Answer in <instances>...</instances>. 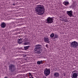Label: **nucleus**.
Returning a JSON list of instances; mask_svg holds the SVG:
<instances>
[{
	"mask_svg": "<svg viewBox=\"0 0 78 78\" xmlns=\"http://www.w3.org/2000/svg\"><path fill=\"white\" fill-rule=\"evenodd\" d=\"M30 42H26L24 43V45H30Z\"/></svg>",
	"mask_w": 78,
	"mask_h": 78,
	"instance_id": "nucleus-15",
	"label": "nucleus"
},
{
	"mask_svg": "<svg viewBox=\"0 0 78 78\" xmlns=\"http://www.w3.org/2000/svg\"><path fill=\"white\" fill-rule=\"evenodd\" d=\"M45 69L44 71V73L46 76L49 75L50 73V69H48L47 68H46Z\"/></svg>",
	"mask_w": 78,
	"mask_h": 78,
	"instance_id": "nucleus-5",
	"label": "nucleus"
},
{
	"mask_svg": "<svg viewBox=\"0 0 78 78\" xmlns=\"http://www.w3.org/2000/svg\"><path fill=\"white\" fill-rule=\"evenodd\" d=\"M40 62H41V64H43L44 63V62H43V61H42V60L41 61H40Z\"/></svg>",
	"mask_w": 78,
	"mask_h": 78,
	"instance_id": "nucleus-21",
	"label": "nucleus"
},
{
	"mask_svg": "<svg viewBox=\"0 0 78 78\" xmlns=\"http://www.w3.org/2000/svg\"><path fill=\"white\" fill-rule=\"evenodd\" d=\"M53 76L55 78L59 77V73H54Z\"/></svg>",
	"mask_w": 78,
	"mask_h": 78,
	"instance_id": "nucleus-10",
	"label": "nucleus"
},
{
	"mask_svg": "<svg viewBox=\"0 0 78 78\" xmlns=\"http://www.w3.org/2000/svg\"><path fill=\"white\" fill-rule=\"evenodd\" d=\"M13 5H14H14H15V4L14 3L13 4Z\"/></svg>",
	"mask_w": 78,
	"mask_h": 78,
	"instance_id": "nucleus-31",
	"label": "nucleus"
},
{
	"mask_svg": "<svg viewBox=\"0 0 78 78\" xmlns=\"http://www.w3.org/2000/svg\"><path fill=\"white\" fill-rule=\"evenodd\" d=\"M4 78H8V77H5Z\"/></svg>",
	"mask_w": 78,
	"mask_h": 78,
	"instance_id": "nucleus-32",
	"label": "nucleus"
},
{
	"mask_svg": "<svg viewBox=\"0 0 78 78\" xmlns=\"http://www.w3.org/2000/svg\"><path fill=\"white\" fill-rule=\"evenodd\" d=\"M9 70L10 73H12L13 74L15 70L16 69V66L13 64H10L9 66Z\"/></svg>",
	"mask_w": 78,
	"mask_h": 78,
	"instance_id": "nucleus-3",
	"label": "nucleus"
},
{
	"mask_svg": "<svg viewBox=\"0 0 78 78\" xmlns=\"http://www.w3.org/2000/svg\"><path fill=\"white\" fill-rule=\"evenodd\" d=\"M18 44H20V39H19V40H18Z\"/></svg>",
	"mask_w": 78,
	"mask_h": 78,
	"instance_id": "nucleus-20",
	"label": "nucleus"
},
{
	"mask_svg": "<svg viewBox=\"0 0 78 78\" xmlns=\"http://www.w3.org/2000/svg\"><path fill=\"white\" fill-rule=\"evenodd\" d=\"M36 47V46H34V47Z\"/></svg>",
	"mask_w": 78,
	"mask_h": 78,
	"instance_id": "nucleus-33",
	"label": "nucleus"
},
{
	"mask_svg": "<svg viewBox=\"0 0 78 78\" xmlns=\"http://www.w3.org/2000/svg\"><path fill=\"white\" fill-rule=\"evenodd\" d=\"M73 72H76V73H77V71L76 70H74V71H73Z\"/></svg>",
	"mask_w": 78,
	"mask_h": 78,
	"instance_id": "nucleus-22",
	"label": "nucleus"
},
{
	"mask_svg": "<svg viewBox=\"0 0 78 78\" xmlns=\"http://www.w3.org/2000/svg\"><path fill=\"white\" fill-rule=\"evenodd\" d=\"M23 42V41H21L20 42V44H22Z\"/></svg>",
	"mask_w": 78,
	"mask_h": 78,
	"instance_id": "nucleus-27",
	"label": "nucleus"
},
{
	"mask_svg": "<svg viewBox=\"0 0 78 78\" xmlns=\"http://www.w3.org/2000/svg\"><path fill=\"white\" fill-rule=\"evenodd\" d=\"M58 38V35L57 34H55L54 37L53 38L54 39H55Z\"/></svg>",
	"mask_w": 78,
	"mask_h": 78,
	"instance_id": "nucleus-14",
	"label": "nucleus"
},
{
	"mask_svg": "<svg viewBox=\"0 0 78 78\" xmlns=\"http://www.w3.org/2000/svg\"><path fill=\"white\" fill-rule=\"evenodd\" d=\"M31 73H29V76H31Z\"/></svg>",
	"mask_w": 78,
	"mask_h": 78,
	"instance_id": "nucleus-23",
	"label": "nucleus"
},
{
	"mask_svg": "<svg viewBox=\"0 0 78 78\" xmlns=\"http://www.w3.org/2000/svg\"><path fill=\"white\" fill-rule=\"evenodd\" d=\"M24 41H26L25 42H26V41H28V38H25Z\"/></svg>",
	"mask_w": 78,
	"mask_h": 78,
	"instance_id": "nucleus-19",
	"label": "nucleus"
},
{
	"mask_svg": "<svg viewBox=\"0 0 78 78\" xmlns=\"http://www.w3.org/2000/svg\"><path fill=\"white\" fill-rule=\"evenodd\" d=\"M42 48V47L41 46V44L36 45L34 49L35 53H37V54H40V53H41L42 51H41V50L42 49H41Z\"/></svg>",
	"mask_w": 78,
	"mask_h": 78,
	"instance_id": "nucleus-2",
	"label": "nucleus"
},
{
	"mask_svg": "<svg viewBox=\"0 0 78 78\" xmlns=\"http://www.w3.org/2000/svg\"><path fill=\"white\" fill-rule=\"evenodd\" d=\"M62 20L63 22H67L68 21V20H67V19L63 20Z\"/></svg>",
	"mask_w": 78,
	"mask_h": 78,
	"instance_id": "nucleus-17",
	"label": "nucleus"
},
{
	"mask_svg": "<svg viewBox=\"0 0 78 78\" xmlns=\"http://www.w3.org/2000/svg\"><path fill=\"white\" fill-rule=\"evenodd\" d=\"M37 64H38V65H41V61H38L37 62Z\"/></svg>",
	"mask_w": 78,
	"mask_h": 78,
	"instance_id": "nucleus-18",
	"label": "nucleus"
},
{
	"mask_svg": "<svg viewBox=\"0 0 78 78\" xmlns=\"http://www.w3.org/2000/svg\"><path fill=\"white\" fill-rule=\"evenodd\" d=\"M21 48V49H22V50H23V49L22 48Z\"/></svg>",
	"mask_w": 78,
	"mask_h": 78,
	"instance_id": "nucleus-30",
	"label": "nucleus"
},
{
	"mask_svg": "<svg viewBox=\"0 0 78 78\" xmlns=\"http://www.w3.org/2000/svg\"><path fill=\"white\" fill-rule=\"evenodd\" d=\"M50 36L51 37V38H53V37H54V36H55V34H54L53 33H52L51 34Z\"/></svg>",
	"mask_w": 78,
	"mask_h": 78,
	"instance_id": "nucleus-16",
	"label": "nucleus"
},
{
	"mask_svg": "<svg viewBox=\"0 0 78 78\" xmlns=\"http://www.w3.org/2000/svg\"><path fill=\"white\" fill-rule=\"evenodd\" d=\"M45 46L46 47H47V48H48V44H46V45Z\"/></svg>",
	"mask_w": 78,
	"mask_h": 78,
	"instance_id": "nucleus-26",
	"label": "nucleus"
},
{
	"mask_svg": "<svg viewBox=\"0 0 78 78\" xmlns=\"http://www.w3.org/2000/svg\"><path fill=\"white\" fill-rule=\"evenodd\" d=\"M63 4L65 5V6H67L69 5V2L67 1H65L63 2Z\"/></svg>",
	"mask_w": 78,
	"mask_h": 78,
	"instance_id": "nucleus-12",
	"label": "nucleus"
},
{
	"mask_svg": "<svg viewBox=\"0 0 78 78\" xmlns=\"http://www.w3.org/2000/svg\"><path fill=\"white\" fill-rule=\"evenodd\" d=\"M23 56H24V57H27V55H23Z\"/></svg>",
	"mask_w": 78,
	"mask_h": 78,
	"instance_id": "nucleus-24",
	"label": "nucleus"
},
{
	"mask_svg": "<svg viewBox=\"0 0 78 78\" xmlns=\"http://www.w3.org/2000/svg\"><path fill=\"white\" fill-rule=\"evenodd\" d=\"M66 73H64V76H66Z\"/></svg>",
	"mask_w": 78,
	"mask_h": 78,
	"instance_id": "nucleus-29",
	"label": "nucleus"
},
{
	"mask_svg": "<svg viewBox=\"0 0 78 78\" xmlns=\"http://www.w3.org/2000/svg\"><path fill=\"white\" fill-rule=\"evenodd\" d=\"M70 45L72 47L75 48L78 47V44L76 41H74L71 43Z\"/></svg>",
	"mask_w": 78,
	"mask_h": 78,
	"instance_id": "nucleus-6",
	"label": "nucleus"
},
{
	"mask_svg": "<svg viewBox=\"0 0 78 78\" xmlns=\"http://www.w3.org/2000/svg\"><path fill=\"white\" fill-rule=\"evenodd\" d=\"M1 28H5V27H6V23L4 22H3L1 24Z\"/></svg>",
	"mask_w": 78,
	"mask_h": 78,
	"instance_id": "nucleus-11",
	"label": "nucleus"
},
{
	"mask_svg": "<svg viewBox=\"0 0 78 78\" xmlns=\"http://www.w3.org/2000/svg\"><path fill=\"white\" fill-rule=\"evenodd\" d=\"M30 47V46H25L24 47L25 50H28V49Z\"/></svg>",
	"mask_w": 78,
	"mask_h": 78,
	"instance_id": "nucleus-13",
	"label": "nucleus"
},
{
	"mask_svg": "<svg viewBox=\"0 0 78 78\" xmlns=\"http://www.w3.org/2000/svg\"><path fill=\"white\" fill-rule=\"evenodd\" d=\"M35 12L38 15L42 16L44 14L45 8L43 5H38L35 8Z\"/></svg>",
	"mask_w": 78,
	"mask_h": 78,
	"instance_id": "nucleus-1",
	"label": "nucleus"
},
{
	"mask_svg": "<svg viewBox=\"0 0 78 78\" xmlns=\"http://www.w3.org/2000/svg\"><path fill=\"white\" fill-rule=\"evenodd\" d=\"M23 39H22V38H20V41H22Z\"/></svg>",
	"mask_w": 78,
	"mask_h": 78,
	"instance_id": "nucleus-28",
	"label": "nucleus"
},
{
	"mask_svg": "<svg viewBox=\"0 0 78 78\" xmlns=\"http://www.w3.org/2000/svg\"><path fill=\"white\" fill-rule=\"evenodd\" d=\"M78 73H74L73 74L72 76H71L72 78H78Z\"/></svg>",
	"mask_w": 78,
	"mask_h": 78,
	"instance_id": "nucleus-9",
	"label": "nucleus"
},
{
	"mask_svg": "<svg viewBox=\"0 0 78 78\" xmlns=\"http://www.w3.org/2000/svg\"><path fill=\"white\" fill-rule=\"evenodd\" d=\"M30 76V78H34L32 76H30Z\"/></svg>",
	"mask_w": 78,
	"mask_h": 78,
	"instance_id": "nucleus-25",
	"label": "nucleus"
},
{
	"mask_svg": "<svg viewBox=\"0 0 78 78\" xmlns=\"http://www.w3.org/2000/svg\"><path fill=\"white\" fill-rule=\"evenodd\" d=\"M66 14L69 16V17H73V12L72 10L70 11H67Z\"/></svg>",
	"mask_w": 78,
	"mask_h": 78,
	"instance_id": "nucleus-7",
	"label": "nucleus"
},
{
	"mask_svg": "<svg viewBox=\"0 0 78 78\" xmlns=\"http://www.w3.org/2000/svg\"><path fill=\"white\" fill-rule=\"evenodd\" d=\"M44 41L46 43L49 44L50 43V41L49 40V38L47 37H44Z\"/></svg>",
	"mask_w": 78,
	"mask_h": 78,
	"instance_id": "nucleus-8",
	"label": "nucleus"
},
{
	"mask_svg": "<svg viewBox=\"0 0 78 78\" xmlns=\"http://www.w3.org/2000/svg\"><path fill=\"white\" fill-rule=\"evenodd\" d=\"M53 22V18H51L50 17H48L46 19V23H51Z\"/></svg>",
	"mask_w": 78,
	"mask_h": 78,
	"instance_id": "nucleus-4",
	"label": "nucleus"
}]
</instances>
